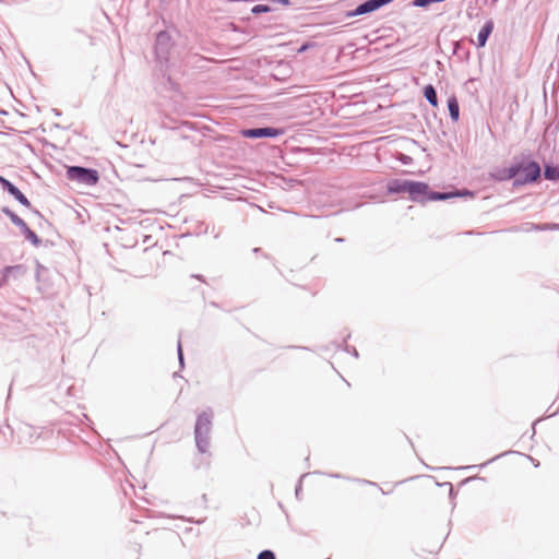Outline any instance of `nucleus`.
Segmentation results:
<instances>
[{
	"label": "nucleus",
	"mask_w": 559,
	"mask_h": 559,
	"mask_svg": "<svg viewBox=\"0 0 559 559\" xmlns=\"http://www.w3.org/2000/svg\"><path fill=\"white\" fill-rule=\"evenodd\" d=\"M540 176V167L536 162L514 165L508 169V178H515L519 185L535 182Z\"/></svg>",
	"instance_id": "f257e3e1"
},
{
	"label": "nucleus",
	"mask_w": 559,
	"mask_h": 559,
	"mask_svg": "<svg viewBox=\"0 0 559 559\" xmlns=\"http://www.w3.org/2000/svg\"><path fill=\"white\" fill-rule=\"evenodd\" d=\"M69 180L78 181L86 186H95L99 180L98 171L79 166H71L67 169Z\"/></svg>",
	"instance_id": "f03ea898"
},
{
	"label": "nucleus",
	"mask_w": 559,
	"mask_h": 559,
	"mask_svg": "<svg viewBox=\"0 0 559 559\" xmlns=\"http://www.w3.org/2000/svg\"><path fill=\"white\" fill-rule=\"evenodd\" d=\"M212 419L209 414H201L195 424V439L201 451H205L209 444L207 438L211 430Z\"/></svg>",
	"instance_id": "7ed1b4c3"
},
{
	"label": "nucleus",
	"mask_w": 559,
	"mask_h": 559,
	"mask_svg": "<svg viewBox=\"0 0 559 559\" xmlns=\"http://www.w3.org/2000/svg\"><path fill=\"white\" fill-rule=\"evenodd\" d=\"M283 133H284L283 130L275 129V128H257V129H247V130L241 131V134L245 138H263V136L275 138V136L282 135Z\"/></svg>",
	"instance_id": "20e7f679"
},
{
	"label": "nucleus",
	"mask_w": 559,
	"mask_h": 559,
	"mask_svg": "<svg viewBox=\"0 0 559 559\" xmlns=\"http://www.w3.org/2000/svg\"><path fill=\"white\" fill-rule=\"evenodd\" d=\"M0 185L5 189L11 195H13L21 204L26 207L31 206V202L9 180L0 176Z\"/></svg>",
	"instance_id": "39448f33"
},
{
	"label": "nucleus",
	"mask_w": 559,
	"mask_h": 559,
	"mask_svg": "<svg viewBox=\"0 0 559 559\" xmlns=\"http://www.w3.org/2000/svg\"><path fill=\"white\" fill-rule=\"evenodd\" d=\"M0 185L5 189L11 195H13L21 204L26 207L31 206V202L9 180L0 176Z\"/></svg>",
	"instance_id": "423d86ee"
},
{
	"label": "nucleus",
	"mask_w": 559,
	"mask_h": 559,
	"mask_svg": "<svg viewBox=\"0 0 559 559\" xmlns=\"http://www.w3.org/2000/svg\"><path fill=\"white\" fill-rule=\"evenodd\" d=\"M0 185L5 189L11 195H13L21 204L26 207L31 206V202L9 180L0 176Z\"/></svg>",
	"instance_id": "0eeeda50"
},
{
	"label": "nucleus",
	"mask_w": 559,
	"mask_h": 559,
	"mask_svg": "<svg viewBox=\"0 0 559 559\" xmlns=\"http://www.w3.org/2000/svg\"><path fill=\"white\" fill-rule=\"evenodd\" d=\"M391 1L392 0H368L365 3L357 7L355 14H365L372 12Z\"/></svg>",
	"instance_id": "6e6552de"
},
{
	"label": "nucleus",
	"mask_w": 559,
	"mask_h": 559,
	"mask_svg": "<svg viewBox=\"0 0 559 559\" xmlns=\"http://www.w3.org/2000/svg\"><path fill=\"white\" fill-rule=\"evenodd\" d=\"M427 191L428 185L424 182L408 181L407 193L412 197L413 200H417L418 197L426 195Z\"/></svg>",
	"instance_id": "1a4fd4ad"
},
{
	"label": "nucleus",
	"mask_w": 559,
	"mask_h": 559,
	"mask_svg": "<svg viewBox=\"0 0 559 559\" xmlns=\"http://www.w3.org/2000/svg\"><path fill=\"white\" fill-rule=\"evenodd\" d=\"M492 29H493V22L488 21L478 33V36H477V46L478 47H484L486 45V41H487L489 35L491 34Z\"/></svg>",
	"instance_id": "9d476101"
},
{
	"label": "nucleus",
	"mask_w": 559,
	"mask_h": 559,
	"mask_svg": "<svg viewBox=\"0 0 559 559\" xmlns=\"http://www.w3.org/2000/svg\"><path fill=\"white\" fill-rule=\"evenodd\" d=\"M408 180H392L388 185V191L390 193L407 192Z\"/></svg>",
	"instance_id": "9b49d317"
},
{
	"label": "nucleus",
	"mask_w": 559,
	"mask_h": 559,
	"mask_svg": "<svg viewBox=\"0 0 559 559\" xmlns=\"http://www.w3.org/2000/svg\"><path fill=\"white\" fill-rule=\"evenodd\" d=\"M448 108L450 111V116L453 121H457L460 117V106L457 98L455 96H451L448 99Z\"/></svg>",
	"instance_id": "f8f14e48"
},
{
	"label": "nucleus",
	"mask_w": 559,
	"mask_h": 559,
	"mask_svg": "<svg viewBox=\"0 0 559 559\" xmlns=\"http://www.w3.org/2000/svg\"><path fill=\"white\" fill-rule=\"evenodd\" d=\"M424 96L426 97V99L429 102V104L437 108L438 107V98H437V93H436V90L432 85H427L425 86L424 88Z\"/></svg>",
	"instance_id": "ddd939ff"
},
{
	"label": "nucleus",
	"mask_w": 559,
	"mask_h": 559,
	"mask_svg": "<svg viewBox=\"0 0 559 559\" xmlns=\"http://www.w3.org/2000/svg\"><path fill=\"white\" fill-rule=\"evenodd\" d=\"M545 178L549 180L559 179V167L558 166H546L544 171Z\"/></svg>",
	"instance_id": "4468645a"
},
{
	"label": "nucleus",
	"mask_w": 559,
	"mask_h": 559,
	"mask_svg": "<svg viewBox=\"0 0 559 559\" xmlns=\"http://www.w3.org/2000/svg\"><path fill=\"white\" fill-rule=\"evenodd\" d=\"M4 212L10 216L12 223L21 227L22 230L26 228L27 224L21 217H19L16 214L12 213L9 210H4Z\"/></svg>",
	"instance_id": "2eb2a0df"
},
{
	"label": "nucleus",
	"mask_w": 559,
	"mask_h": 559,
	"mask_svg": "<svg viewBox=\"0 0 559 559\" xmlns=\"http://www.w3.org/2000/svg\"><path fill=\"white\" fill-rule=\"evenodd\" d=\"M24 234L26 235V238L33 241L35 245L38 243V237L37 235L28 227L23 229Z\"/></svg>",
	"instance_id": "dca6fc26"
},
{
	"label": "nucleus",
	"mask_w": 559,
	"mask_h": 559,
	"mask_svg": "<svg viewBox=\"0 0 559 559\" xmlns=\"http://www.w3.org/2000/svg\"><path fill=\"white\" fill-rule=\"evenodd\" d=\"M258 559H276L271 550H263L258 555Z\"/></svg>",
	"instance_id": "f3484780"
},
{
	"label": "nucleus",
	"mask_w": 559,
	"mask_h": 559,
	"mask_svg": "<svg viewBox=\"0 0 559 559\" xmlns=\"http://www.w3.org/2000/svg\"><path fill=\"white\" fill-rule=\"evenodd\" d=\"M270 8L267 5L258 4L253 7L252 12L253 13H262V12H269Z\"/></svg>",
	"instance_id": "a211bd4d"
},
{
	"label": "nucleus",
	"mask_w": 559,
	"mask_h": 559,
	"mask_svg": "<svg viewBox=\"0 0 559 559\" xmlns=\"http://www.w3.org/2000/svg\"><path fill=\"white\" fill-rule=\"evenodd\" d=\"M308 48H309V44H305V45H302V46L299 48V50H298V51H299V52H302V51H305V50H306V49H308Z\"/></svg>",
	"instance_id": "6ab92c4d"
},
{
	"label": "nucleus",
	"mask_w": 559,
	"mask_h": 559,
	"mask_svg": "<svg viewBox=\"0 0 559 559\" xmlns=\"http://www.w3.org/2000/svg\"><path fill=\"white\" fill-rule=\"evenodd\" d=\"M447 198V194H438L435 197V199L443 200Z\"/></svg>",
	"instance_id": "aec40b11"
}]
</instances>
